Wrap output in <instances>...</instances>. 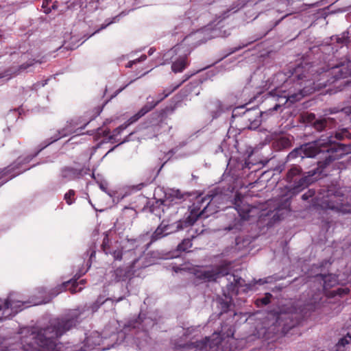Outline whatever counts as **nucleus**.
Listing matches in <instances>:
<instances>
[{"instance_id":"864d4df0","label":"nucleus","mask_w":351,"mask_h":351,"mask_svg":"<svg viewBox=\"0 0 351 351\" xmlns=\"http://www.w3.org/2000/svg\"><path fill=\"white\" fill-rule=\"evenodd\" d=\"M176 193H178V191H177V192H176ZM176 195H178V194H176ZM176 197H177L178 199H182V197L181 195H180V196H179V197H178V195H176Z\"/></svg>"},{"instance_id":"c9c22d12","label":"nucleus","mask_w":351,"mask_h":351,"mask_svg":"<svg viewBox=\"0 0 351 351\" xmlns=\"http://www.w3.org/2000/svg\"><path fill=\"white\" fill-rule=\"evenodd\" d=\"M278 143L284 149L289 147L291 146L290 140L285 137L280 138L278 140Z\"/></svg>"},{"instance_id":"b1692460","label":"nucleus","mask_w":351,"mask_h":351,"mask_svg":"<svg viewBox=\"0 0 351 351\" xmlns=\"http://www.w3.org/2000/svg\"><path fill=\"white\" fill-rule=\"evenodd\" d=\"M351 343V335L348 333L346 336L341 337L337 343V350H345L344 348L346 345Z\"/></svg>"},{"instance_id":"bf43d9fd","label":"nucleus","mask_w":351,"mask_h":351,"mask_svg":"<svg viewBox=\"0 0 351 351\" xmlns=\"http://www.w3.org/2000/svg\"><path fill=\"white\" fill-rule=\"evenodd\" d=\"M151 53H152V49H149V54H151Z\"/></svg>"},{"instance_id":"e433bc0d","label":"nucleus","mask_w":351,"mask_h":351,"mask_svg":"<svg viewBox=\"0 0 351 351\" xmlns=\"http://www.w3.org/2000/svg\"><path fill=\"white\" fill-rule=\"evenodd\" d=\"M232 277H233V281L234 282V284H233V282H230L229 285H228V291H233L235 287L240 284L241 278H237L234 275H232Z\"/></svg>"},{"instance_id":"2eb2a0df","label":"nucleus","mask_w":351,"mask_h":351,"mask_svg":"<svg viewBox=\"0 0 351 351\" xmlns=\"http://www.w3.org/2000/svg\"><path fill=\"white\" fill-rule=\"evenodd\" d=\"M156 106V104H150L149 102H147L135 114H134L130 119H128V120L127 121V124L125 125H121L114 130V132H117V134H119L121 131L123 130L128 125L136 122L139 119H141L147 112H150Z\"/></svg>"},{"instance_id":"aec40b11","label":"nucleus","mask_w":351,"mask_h":351,"mask_svg":"<svg viewBox=\"0 0 351 351\" xmlns=\"http://www.w3.org/2000/svg\"><path fill=\"white\" fill-rule=\"evenodd\" d=\"M123 299V297H120L117 300H114L112 298H104V296L102 295H99L97 297V300H95V302H93L91 306H90V309L92 310V311L93 312H95L97 311L99 307L104 303L110 301L112 303H117L120 301H121Z\"/></svg>"},{"instance_id":"cd10ccee","label":"nucleus","mask_w":351,"mask_h":351,"mask_svg":"<svg viewBox=\"0 0 351 351\" xmlns=\"http://www.w3.org/2000/svg\"><path fill=\"white\" fill-rule=\"evenodd\" d=\"M192 241L190 239H184L178 245L177 250L180 252H187L192 247Z\"/></svg>"},{"instance_id":"603ef678","label":"nucleus","mask_w":351,"mask_h":351,"mask_svg":"<svg viewBox=\"0 0 351 351\" xmlns=\"http://www.w3.org/2000/svg\"><path fill=\"white\" fill-rule=\"evenodd\" d=\"M134 62H129L128 63L127 67H131Z\"/></svg>"},{"instance_id":"7ed1b4c3","label":"nucleus","mask_w":351,"mask_h":351,"mask_svg":"<svg viewBox=\"0 0 351 351\" xmlns=\"http://www.w3.org/2000/svg\"><path fill=\"white\" fill-rule=\"evenodd\" d=\"M332 136L327 139L319 138L313 142L308 143L299 148L294 149L287 156V160H291L298 157L314 158L317 157V170L319 174L322 173L332 161L338 160L347 153L346 145L333 142Z\"/></svg>"},{"instance_id":"bb28decb","label":"nucleus","mask_w":351,"mask_h":351,"mask_svg":"<svg viewBox=\"0 0 351 351\" xmlns=\"http://www.w3.org/2000/svg\"><path fill=\"white\" fill-rule=\"evenodd\" d=\"M335 137L339 141H342L345 138L351 139V134L349 132L348 129L342 128L337 130L335 134Z\"/></svg>"},{"instance_id":"3c124183","label":"nucleus","mask_w":351,"mask_h":351,"mask_svg":"<svg viewBox=\"0 0 351 351\" xmlns=\"http://www.w3.org/2000/svg\"><path fill=\"white\" fill-rule=\"evenodd\" d=\"M233 335H234L233 332H232V330H230V332L227 334V337H230V336L232 337Z\"/></svg>"},{"instance_id":"6e6552de","label":"nucleus","mask_w":351,"mask_h":351,"mask_svg":"<svg viewBox=\"0 0 351 351\" xmlns=\"http://www.w3.org/2000/svg\"><path fill=\"white\" fill-rule=\"evenodd\" d=\"M222 342V337L219 333H214L210 337L195 341H189L183 345H178L180 348L188 350H195L199 351H218Z\"/></svg>"},{"instance_id":"a211bd4d","label":"nucleus","mask_w":351,"mask_h":351,"mask_svg":"<svg viewBox=\"0 0 351 351\" xmlns=\"http://www.w3.org/2000/svg\"><path fill=\"white\" fill-rule=\"evenodd\" d=\"M176 105L166 106L165 108L161 109L159 111L155 112L152 114L154 117L158 120L160 123H165V121L168 118L169 114H172L176 110Z\"/></svg>"},{"instance_id":"a18cd8bd","label":"nucleus","mask_w":351,"mask_h":351,"mask_svg":"<svg viewBox=\"0 0 351 351\" xmlns=\"http://www.w3.org/2000/svg\"><path fill=\"white\" fill-rule=\"evenodd\" d=\"M180 47H181L180 45H176V46H174V47L171 49L170 52H171V53H178V51L180 50Z\"/></svg>"},{"instance_id":"393cba45","label":"nucleus","mask_w":351,"mask_h":351,"mask_svg":"<svg viewBox=\"0 0 351 351\" xmlns=\"http://www.w3.org/2000/svg\"><path fill=\"white\" fill-rule=\"evenodd\" d=\"M328 292V298H332L337 295H339L340 297H342L343 295H348L350 292L349 289L348 288H338L336 290L327 291Z\"/></svg>"},{"instance_id":"49530a36","label":"nucleus","mask_w":351,"mask_h":351,"mask_svg":"<svg viewBox=\"0 0 351 351\" xmlns=\"http://www.w3.org/2000/svg\"><path fill=\"white\" fill-rule=\"evenodd\" d=\"M56 3H57V1H56V2L52 5L51 8H47V10H45V12L46 14H49V13L51 12V9H53V10L57 9L58 6H57Z\"/></svg>"},{"instance_id":"09e8293b","label":"nucleus","mask_w":351,"mask_h":351,"mask_svg":"<svg viewBox=\"0 0 351 351\" xmlns=\"http://www.w3.org/2000/svg\"><path fill=\"white\" fill-rule=\"evenodd\" d=\"M112 23H113V21H110L105 25H101V28L99 30H97L96 32H98L100 29H105L108 25H109L110 24H111Z\"/></svg>"},{"instance_id":"37998d69","label":"nucleus","mask_w":351,"mask_h":351,"mask_svg":"<svg viewBox=\"0 0 351 351\" xmlns=\"http://www.w3.org/2000/svg\"><path fill=\"white\" fill-rule=\"evenodd\" d=\"M123 269L120 268L115 270L116 279L117 281L125 280V278L119 277V276L121 275Z\"/></svg>"},{"instance_id":"58836bf2","label":"nucleus","mask_w":351,"mask_h":351,"mask_svg":"<svg viewBox=\"0 0 351 351\" xmlns=\"http://www.w3.org/2000/svg\"><path fill=\"white\" fill-rule=\"evenodd\" d=\"M315 191L313 189H309L307 192L304 193L302 196L303 200H308L309 198L314 197Z\"/></svg>"},{"instance_id":"7c9ffc66","label":"nucleus","mask_w":351,"mask_h":351,"mask_svg":"<svg viewBox=\"0 0 351 351\" xmlns=\"http://www.w3.org/2000/svg\"><path fill=\"white\" fill-rule=\"evenodd\" d=\"M75 192L73 189H70L64 194V199L66 201L68 205H71L75 201Z\"/></svg>"},{"instance_id":"c85d7f7f","label":"nucleus","mask_w":351,"mask_h":351,"mask_svg":"<svg viewBox=\"0 0 351 351\" xmlns=\"http://www.w3.org/2000/svg\"><path fill=\"white\" fill-rule=\"evenodd\" d=\"M164 123H160L159 121L156 124H154L150 127L147 128V132H153L152 136L157 137L159 134L162 133L161 127Z\"/></svg>"},{"instance_id":"c03bdc74","label":"nucleus","mask_w":351,"mask_h":351,"mask_svg":"<svg viewBox=\"0 0 351 351\" xmlns=\"http://www.w3.org/2000/svg\"><path fill=\"white\" fill-rule=\"evenodd\" d=\"M99 188L105 193H108V187L106 184L100 183L99 184Z\"/></svg>"},{"instance_id":"9b49d317","label":"nucleus","mask_w":351,"mask_h":351,"mask_svg":"<svg viewBox=\"0 0 351 351\" xmlns=\"http://www.w3.org/2000/svg\"><path fill=\"white\" fill-rule=\"evenodd\" d=\"M328 292L323 289H318L311 294L307 303L304 306V310L308 311H315L323 307L327 302Z\"/></svg>"},{"instance_id":"72a5a7b5","label":"nucleus","mask_w":351,"mask_h":351,"mask_svg":"<svg viewBox=\"0 0 351 351\" xmlns=\"http://www.w3.org/2000/svg\"><path fill=\"white\" fill-rule=\"evenodd\" d=\"M156 204L160 208L162 209L163 212H165V208H169L170 206V200L169 198H167L166 199H157L156 201Z\"/></svg>"},{"instance_id":"4468645a","label":"nucleus","mask_w":351,"mask_h":351,"mask_svg":"<svg viewBox=\"0 0 351 351\" xmlns=\"http://www.w3.org/2000/svg\"><path fill=\"white\" fill-rule=\"evenodd\" d=\"M89 169H77L71 167H64L60 171V178L64 182H69L79 179L84 175L87 174Z\"/></svg>"},{"instance_id":"6e6d98bb","label":"nucleus","mask_w":351,"mask_h":351,"mask_svg":"<svg viewBox=\"0 0 351 351\" xmlns=\"http://www.w3.org/2000/svg\"><path fill=\"white\" fill-rule=\"evenodd\" d=\"M326 223L327 224L330 223V221L328 220V219H327V220H326Z\"/></svg>"},{"instance_id":"79ce46f5","label":"nucleus","mask_w":351,"mask_h":351,"mask_svg":"<svg viewBox=\"0 0 351 351\" xmlns=\"http://www.w3.org/2000/svg\"><path fill=\"white\" fill-rule=\"evenodd\" d=\"M221 304V309H222V311L223 312H226L228 308H229V306H230V304L228 302H226V301H222L220 302Z\"/></svg>"},{"instance_id":"8fccbe9b","label":"nucleus","mask_w":351,"mask_h":351,"mask_svg":"<svg viewBox=\"0 0 351 351\" xmlns=\"http://www.w3.org/2000/svg\"><path fill=\"white\" fill-rule=\"evenodd\" d=\"M245 168H248V169H250L251 167H250V162H247V161H245L244 162V164L243 165V169H245Z\"/></svg>"},{"instance_id":"f257e3e1","label":"nucleus","mask_w":351,"mask_h":351,"mask_svg":"<svg viewBox=\"0 0 351 351\" xmlns=\"http://www.w3.org/2000/svg\"><path fill=\"white\" fill-rule=\"evenodd\" d=\"M351 62L341 61L326 70L319 72L312 65H298L291 75L281 86L276 87L269 94L278 103L270 108L261 111L258 108L247 109L241 117L242 121L247 123L243 128L256 129L263 120L281 108L288 101L294 102L316 89L326 87L337 80L346 78L351 74Z\"/></svg>"},{"instance_id":"13d9d810","label":"nucleus","mask_w":351,"mask_h":351,"mask_svg":"<svg viewBox=\"0 0 351 351\" xmlns=\"http://www.w3.org/2000/svg\"><path fill=\"white\" fill-rule=\"evenodd\" d=\"M151 53H152V49H149V54H151Z\"/></svg>"},{"instance_id":"052dcab7","label":"nucleus","mask_w":351,"mask_h":351,"mask_svg":"<svg viewBox=\"0 0 351 351\" xmlns=\"http://www.w3.org/2000/svg\"><path fill=\"white\" fill-rule=\"evenodd\" d=\"M95 254V252H93L92 253V254H91V256H93V254Z\"/></svg>"},{"instance_id":"1a4fd4ad","label":"nucleus","mask_w":351,"mask_h":351,"mask_svg":"<svg viewBox=\"0 0 351 351\" xmlns=\"http://www.w3.org/2000/svg\"><path fill=\"white\" fill-rule=\"evenodd\" d=\"M293 315L287 313L278 314L275 322L271 325L267 332V337L270 338L278 333H285L287 330L293 328L295 323L292 320Z\"/></svg>"},{"instance_id":"f8f14e48","label":"nucleus","mask_w":351,"mask_h":351,"mask_svg":"<svg viewBox=\"0 0 351 351\" xmlns=\"http://www.w3.org/2000/svg\"><path fill=\"white\" fill-rule=\"evenodd\" d=\"M229 274V268L226 265H220L214 269L199 271L195 273L197 278L204 281H215L221 276Z\"/></svg>"},{"instance_id":"412c9836","label":"nucleus","mask_w":351,"mask_h":351,"mask_svg":"<svg viewBox=\"0 0 351 351\" xmlns=\"http://www.w3.org/2000/svg\"><path fill=\"white\" fill-rule=\"evenodd\" d=\"M13 308L14 304L9 298L5 300L3 304H0V321L10 315L12 312L10 309L12 310Z\"/></svg>"},{"instance_id":"4be33fe9","label":"nucleus","mask_w":351,"mask_h":351,"mask_svg":"<svg viewBox=\"0 0 351 351\" xmlns=\"http://www.w3.org/2000/svg\"><path fill=\"white\" fill-rule=\"evenodd\" d=\"M187 78L182 81L180 83L175 85L169 86L165 90H163L162 92V97H160L159 99H158L156 101H151L150 104H156V106L162 101L163 99H165L166 97H167L169 95H171L173 92H174L176 90H177L186 80Z\"/></svg>"},{"instance_id":"423d86ee","label":"nucleus","mask_w":351,"mask_h":351,"mask_svg":"<svg viewBox=\"0 0 351 351\" xmlns=\"http://www.w3.org/2000/svg\"><path fill=\"white\" fill-rule=\"evenodd\" d=\"M234 205L240 219H234L233 224L230 225L225 230L239 231L242 227V221L249 219L252 214L257 210V208L247 204L245 201L244 197L239 193H237L235 195Z\"/></svg>"},{"instance_id":"6ab92c4d","label":"nucleus","mask_w":351,"mask_h":351,"mask_svg":"<svg viewBox=\"0 0 351 351\" xmlns=\"http://www.w3.org/2000/svg\"><path fill=\"white\" fill-rule=\"evenodd\" d=\"M316 278H319L323 281V290L328 291L327 289L330 287L335 286L337 283V277L332 274H319L316 276Z\"/></svg>"},{"instance_id":"5701e85b","label":"nucleus","mask_w":351,"mask_h":351,"mask_svg":"<svg viewBox=\"0 0 351 351\" xmlns=\"http://www.w3.org/2000/svg\"><path fill=\"white\" fill-rule=\"evenodd\" d=\"M200 214H201V213L197 215L195 213H193V212H191V214L186 217V220L184 221V227H187V226L193 225L194 223L197 220ZM182 223H183V222H182L180 221H178L177 228L182 229L183 228Z\"/></svg>"},{"instance_id":"680f3d73","label":"nucleus","mask_w":351,"mask_h":351,"mask_svg":"<svg viewBox=\"0 0 351 351\" xmlns=\"http://www.w3.org/2000/svg\"><path fill=\"white\" fill-rule=\"evenodd\" d=\"M287 15H288V14H285V16H283V17L282 18V19H284L285 16H287Z\"/></svg>"},{"instance_id":"a19ab883","label":"nucleus","mask_w":351,"mask_h":351,"mask_svg":"<svg viewBox=\"0 0 351 351\" xmlns=\"http://www.w3.org/2000/svg\"><path fill=\"white\" fill-rule=\"evenodd\" d=\"M14 350V348H9L7 346L4 345L2 339L0 338V351H12Z\"/></svg>"},{"instance_id":"9d476101","label":"nucleus","mask_w":351,"mask_h":351,"mask_svg":"<svg viewBox=\"0 0 351 351\" xmlns=\"http://www.w3.org/2000/svg\"><path fill=\"white\" fill-rule=\"evenodd\" d=\"M87 123H86L80 125L78 120L71 119L67 121L62 128L58 130L53 136L45 141V146H48L52 143L71 134L75 133H77V134H80L85 128Z\"/></svg>"},{"instance_id":"dca6fc26","label":"nucleus","mask_w":351,"mask_h":351,"mask_svg":"<svg viewBox=\"0 0 351 351\" xmlns=\"http://www.w3.org/2000/svg\"><path fill=\"white\" fill-rule=\"evenodd\" d=\"M188 54L179 56L171 64V70L174 73L182 72L189 65Z\"/></svg>"},{"instance_id":"4c0bfd02","label":"nucleus","mask_w":351,"mask_h":351,"mask_svg":"<svg viewBox=\"0 0 351 351\" xmlns=\"http://www.w3.org/2000/svg\"><path fill=\"white\" fill-rule=\"evenodd\" d=\"M110 254H112L114 259L116 261H121L123 258V252L120 249H117Z\"/></svg>"},{"instance_id":"2f4dec72","label":"nucleus","mask_w":351,"mask_h":351,"mask_svg":"<svg viewBox=\"0 0 351 351\" xmlns=\"http://www.w3.org/2000/svg\"><path fill=\"white\" fill-rule=\"evenodd\" d=\"M328 121L326 119H319L315 121L313 126L316 130L322 131L326 128Z\"/></svg>"},{"instance_id":"39448f33","label":"nucleus","mask_w":351,"mask_h":351,"mask_svg":"<svg viewBox=\"0 0 351 351\" xmlns=\"http://www.w3.org/2000/svg\"><path fill=\"white\" fill-rule=\"evenodd\" d=\"M313 206L319 210V213L322 211L323 214L328 215V210L351 213V206L343 203V195L339 193H333L330 190H328L324 193H320L313 199Z\"/></svg>"},{"instance_id":"f704fd0d","label":"nucleus","mask_w":351,"mask_h":351,"mask_svg":"<svg viewBox=\"0 0 351 351\" xmlns=\"http://www.w3.org/2000/svg\"><path fill=\"white\" fill-rule=\"evenodd\" d=\"M271 298L272 295L269 293H267L263 298L256 300V304L259 305V304H261L263 306L267 305L270 302Z\"/></svg>"},{"instance_id":"e2e57ef3","label":"nucleus","mask_w":351,"mask_h":351,"mask_svg":"<svg viewBox=\"0 0 351 351\" xmlns=\"http://www.w3.org/2000/svg\"><path fill=\"white\" fill-rule=\"evenodd\" d=\"M337 351H346V350H337Z\"/></svg>"},{"instance_id":"de8ad7c7","label":"nucleus","mask_w":351,"mask_h":351,"mask_svg":"<svg viewBox=\"0 0 351 351\" xmlns=\"http://www.w3.org/2000/svg\"><path fill=\"white\" fill-rule=\"evenodd\" d=\"M52 0H43L42 7L45 8L51 2Z\"/></svg>"},{"instance_id":"5fc2aeb1","label":"nucleus","mask_w":351,"mask_h":351,"mask_svg":"<svg viewBox=\"0 0 351 351\" xmlns=\"http://www.w3.org/2000/svg\"><path fill=\"white\" fill-rule=\"evenodd\" d=\"M158 99H159L160 97H162V95H158Z\"/></svg>"},{"instance_id":"0eeeda50","label":"nucleus","mask_w":351,"mask_h":351,"mask_svg":"<svg viewBox=\"0 0 351 351\" xmlns=\"http://www.w3.org/2000/svg\"><path fill=\"white\" fill-rule=\"evenodd\" d=\"M45 144L40 148L34 154L27 155L25 157H19L15 162L12 165L3 169L0 171V186L8 180L12 179L15 176L19 175L23 171L28 169V168H23V165L28 164L34 157H36L38 153L45 148Z\"/></svg>"},{"instance_id":"20e7f679","label":"nucleus","mask_w":351,"mask_h":351,"mask_svg":"<svg viewBox=\"0 0 351 351\" xmlns=\"http://www.w3.org/2000/svg\"><path fill=\"white\" fill-rule=\"evenodd\" d=\"M317 173H319V171L316 169L306 175L302 173V169L299 165L292 166L288 170L285 178V180L290 186H286L282 189L281 193L278 195L280 201L285 204H288L293 196L300 193L316 180L313 176Z\"/></svg>"},{"instance_id":"f03ea898","label":"nucleus","mask_w":351,"mask_h":351,"mask_svg":"<svg viewBox=\"0 0 351 351\" xmlns=\"http://www.w3.org/2000/svg\"><path fill=\"white\" fill-rule=\"evenodd\" d=\"M80 323V313L71 311L47 326L25 330L21 332L20 351H85L99 346L102 338L97 331L87 335L80 347L75 341L65 344L60 341L62 336L76 328Z\"/></svg>"},{"instance_id":"ea45409f","label":"nucleus","mask_w":351,"mask_h":351,"mask_svg":"<svg viewBox=\"0 0 351 351\" xmlns=\"http://www.w3.org/2000/svg\"><path fill=\"white\" fill-rule=\"evenodd\" d=\"M34 64V60H32L29 62H25L19 66L18 71L21 72L23 71H25L27 69H28L29 67H30L31 66H32Z\"/></svg>"},{"instance_id":"f3484780","label":"nucleus","mask_w":351,"mask_h":351,"mask_svg":"<svg viewBox=\"0 0 351 351\" xmlns=\"http://www.w3.org/2000/svg\"><path fill=\"white\" fill-rule=\"evenodd\" d=\"M169 225L165 224L164 221H162L152 234L149 243L151 244L154 243L167 236L169 234V232H167L169 230Z\"/></svg>"},{"instance_id":"ddd939ff","label":"nucleus","mask_w":351,"mask_h":351,"mask_svg":"<svg viewBox=\"0 0 351 351\" xmlns=\"http://www.w3.org/2000/svg\"><path fill=\"white\" fill-rule=\"evenodd\" d=\"M80 275L75 274L72 279L57 286L53 290H52V297L56 296L61 292L66 291L67 289H69L71 293L73 294L78 291H80L82 289V288L80 287L78 289H77V287L79 284L84 285L85 283V280H82L79 282H77V280L80 278Z\"/></svg>"},{"instance_id":"4d7b16f0","label":"nucleus","mask_w":351,"mask_h":351,"mask_svg":"<svg viewBox=\"0 0 351 351\" xmlns=\"http://www.w3.org/2000/svg\"><path fill=\"white\" fill-rule=\"evenodd\" d=\"M141 58H142V59H143V60H145V59L146 58V56H143V57L142 56V57H141Z\"/></svg>"},{"instance_id":"a878e982","label":"nucleus","mask_w":351,"mask_h":351,"mask_svg":"<svg viewBox=\"0 0 351 351\" xmlns=\"http://www.w3.org/2000/svg\"><path fill=\"white\" fill-rule=\"evenodd\" d=\"M196 86V82H190L187 84L184 88H182L178 95L182 99L184 97H187L192 91L193 88Z\"/></svg>"},{"instance_id":"c756f323","label":"nucleus","mask_w":351,"mask_h":351,"mask_svg":"<svg viewBox=\"0 0 351 351\" xmlns=\"http://www.w3.org/2000/svg\"><path fill=\"white\" fill-rule=\"evenodd\" d=\"M101 250L106 254H108L110 253V240L109 239V236L108 233L104 234V237L103 239L102 244H101Z\"/></svg>"},{"instance_id":"473e14b6","label":"nucleus","mask_w":351,"mask_h":351,"mask_svg":"<svg viewBox=\"0 0 351 351\" xmlns=\"http://www.w3.org/2000/svg\"><path fill=\"white\" fill-rule=\"evenodd\" d=\"M212 199H213V198H211V196H210V195H206L204 197H202L199 202H198L200 205L199 206H197V207H198V209H200L201 207H203V209H202V212H203L210 204Z\"/></svg>"}]
</instances>
